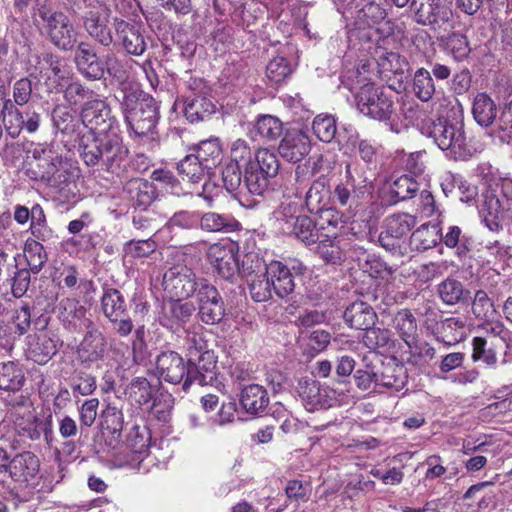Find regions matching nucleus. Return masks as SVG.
<instances>
[{
  "label": "nucleus",
  "mask_w": 512,
  "mask_h": 512,
  "mask_svg": "<svg viewBox=\"0 0 512 512\" xmlns=\"http://www.w3.org/2000/svg\"><path fill=\"white\" fill-rule=\"evenodd\" d=\"M438 294L445 304H456L463 298V285L455 279L448 278L438 285Z\"/></svg>",
  "instance_id": "nucleus-62"
},
{
  "label": "nucleus",
  "mask_w": 512,
  "mask_h": 512,
  "mask_svg": "<svg viewBox=\"0 0 512 512\" xmlns=\"http://www.w3.org/2000/svg\"><path fill=\"white\" fill-rule=\"evenodd\" d=\"M240 403L248 414L256 416L265 411L269 397L263 386L250 384L242 389Z\"/></svg>",
  "instance_id": "nucleus-36"
},
{
  "label": "nucleus",
  "mask_w": 512,
  "mask_h": 512,
  "mask_svg": "<svg viewBox=\"0 0 512 512\" xmlns=\"http://www.w3.org/2000/svg\"><path fill=\"white\" fill-rule=\"evenodd\" d=\"M344 320L351 327L360 330H366L373 326L377 320V315L373 308L363 301H357L350 304L344 311Z\"/></svg>",
  "instance_id": "nucleus-34"
},
{
  "label": "nucleus",
  "mask_w": 512,
  "mask_h": 512,
  "mask_svg": "<svg viewBox=\"0 0 512 512\" xmlns=\"http://www.w3.org/2000/svg\"><path fill=\"white\" fill-rule=\"evenodd\" d=\"M188 378L182 384V390L187 392L192 384L200 386L212 385L216 380L217 360L213 351L206 352L202 356L194 360V363H189Z\"/></svg>",
  "instance_id": "nucleus-22"
},
{
  "label": "nucleus",
  "mask_w": 512,
  "mask_h": 512,
  "mask_svg": "<svg viewBox=\"0 0 512 512\" xmlns=\"http://www.w3.org/2000/svg\"><path fill=\"white\" fill-rule=\"evenodd\" d=\"M151 434L149 429L142 425H133L126 432L124 441L116 445L113 450L114 463L117 467L130 466L133 468L148 469L144 466L148 458Z\"/></svg>",
  "instance_id": "nucleus-7"
},
{
  "label": "nucleus",
  "mask_w": 512,
  "mask_h": 512,
  "mask_svg": "<svg viewBox=\"0 0 512 512\" xmlns=\"http://www.w3.org/2000/svg\"><path fill=\"white\" fill-rule=\"evenodd\" d=\"M292 72L289 61L282 56L273 58L266 67V76L273 84L283 82Z\"/></svg>",
  "instance_id": "nucleus-63"
},
{
  "label": "nucleus",
  "mask_w": 512,
  "mask_h": 512,
  "mask_svg": "<svg viewBox=\"0 0 512 512\" xmlns=\"http://www.w3.org/2000/svg\"><path fill=\"white\" fill-rule=\"evenodd\" d=\"M367 193L346 180L335 185L331 192V201L334 205L343 208L348 217H354L362 205V198Z\"/></svg>",
  "instance_id": "nucleus-27"
},
{
  "label": "nucleus",
  "mask_w": 512,
  "mask_h": 512,
  "mask_svg": "<svg viewBox=\"0 0 512 512\" xmlns=\"http://www.w3.org/2000/svg\"><path fill=\"white\" fill-rule=\"evenodd\" d=\"M179 174L192 184L198 183L210 170L204 166L195 154H189L177 166Z\"/></svg>",
  "instance_id": "nucleus-51"
},
{
  "label": "nucleus",
  "mask_w": 512,
  "mask_h": 512,
  "mask_svg": "<svg viewBox=\"0 0 512 512\" xmlns=\"http://www.w3.org/2000/svg\"><path fill=\"white\" fill-rule=\"evenodd\" d=\"M201 277L186 265H174L163 275V289L168 298L188 299L197 291Z\"/></svg>",
  "instance_id": "nucleus-11"
},
{
  "label": "nucleus",
  "mask_w": 512,
  "mask_h": 512,
  "mask_svg": "<svg viewBox=\"0 0 512 512\" xmlns=\"http://www.w3.org/2000/svg\"><path fill=\"white\" fill-rule=\"evenodd\" d=\"M75 62L78 71L87 79L98 80L105 74L103 62L98 58L94 49L86 42L77 45Z\"/></svg>",
  "instance_id": "nucleus-28"
},
{
  "label": "nucleus",
  "mask_w": 512,
  "mask_h": 512,
  "mask_svg": "<svg viewBox=\"0 0 512 512\" xmlns=\"http://www.w3.org/2000/svg\"><path fill=\"white\" fill-rule=\"evenodd\" d=\"M370 63H363L356 69H346L341 77L342 84L350 91L357 90L355 101L363 115L386 124H391L395 114V104L391 94L373 84L375 73L369 69Z\"/></svg>",
  "instance_id": "nucleus-3"
},
{
  "label": "nucleus",
  "mask_w": 512,
  "mask_h": 512,
  "mask_svg": "<svg viewBox=\"0 0 512 512\" xmlns=\"http://www.w3.org/2000/svg\"><path fill=\"white\" fill-rule=\"evenodd\" d=\"M331 200V191L324 177L313 181L305 194L304 203L310 213H317L326 208Z\"/></svg>",
  "instance_id": "nucleus-40"
},
{
  "label": "nucleus",
  "mask_w": 512,
  "mask_h": 512,
  "mask_svg": "<svg viewBox=\"0 0 512 512\" xmlns=\"http://www.w3.org/2000/svg\"><path fill=\"white\" fill-rule=\"evenodd\" d=\"M485 335L495 338L496 341L505 345L509 353H512V339L510 332L505 328L504 324L500 321H488L480 327Z\"/></svg>",
  "instance_id": "nucleus-64"
},
{
  "label": "nucleus",
  "mask_w": 512,
  "mask_h": 512,
  "mask_svg": "<svg viewBox=\"0 0 512 512\" xmlns=\"http://www.w3.org/2000/svg\"><path fill=\"white\" fill-rule=\"evenodd\" d=\"M37 17L41 30L56 48L70 51L78 45V28L67 14L41 6L38 8Z\"/></svg>",
  "instance_id": "nucleus-6"
},
{
  "label": "nucleus",
  "mask_w": 512,
  "mask_h": 512,
  "mask_svg": "<svg viewBox=\"0 0 512 512\" xmlns=\"http://www.w3.org/2000/svg\"><path fill=\"white\" fill-rule=\"evenodd\" d=\"M413 91L423 102L432 99L435 94V85L431 73L425 68L416 70L413 78Z\"/></svg>",
  "instance_id": "nucleus-57"
},
{
  "label": "nucleus",
  "mask_w": 512,
  "mask_h": 512,
  "mask_svg": "<svg viewBox=\"0 0 512 512\" xmlns=\"http://www.w3.org/2000/svg\"><path fill=\"white\" fill-rule=\"evenodd\" d=\"M125 190L135 205L145 210L155 198V189L151 183L141 178H134L127 182Z\"/></svg>",
  "instance_id": "nucleus-44"
},
{
  "label": "nucleus",
  "mask_w": 512,
  "mask_h": 512,
  "mask_svg": "<svg viewBox=\"0 0 512 512\" xmlns=\"http://www.w3.org/2000/svg\"><path fill=\"white\" fill-rule=\"evenodd\" d=\"M296 391L301 398L307 411H315L330 406L326 390L313 378L304 377L299 379Z\"/></svg>",
  "instance_id": "nucleus-29"
},
{
  "label": "nucleus",
  "mask_w": 512,
  "mask_h": 512,
  "mask_svg": "<svg viewBox=\"0 0 512 512\" xmlns=\"http://www.w3.org/2000/svg\"><path fill=\"white\" fill-rule=\"evenodd\" d=\"M102 417L101 427L103 435L110 437L106 439V442L112 449H115L121 438L124 415L118 408L108 406L104 410Z\"/></svg>",
  "instance_id": "nucleus-41"
},
{
  "label": "nucleus",
  "mask_w": 512,
  "mask_h": 512,
  "mask_svg": "<svg viewBox=\"0 0 512 512\" xmlns=\"http://www.w3.org/2000/svg\"><path fill=\"white\" fill-rule=\"evenodd\" d=\"M40 461L32 452H22L14 456L8 464L9 477L19 487L34 486L39 478Z\"/></svg>",
  "instance_id": "nucleus-17"
},
{
  "label": "nucleus",
  "mask_w": 512,
  "mask_h": 512,
  "mask_svg": "<svg viewBox=\"0 0 512 512\" xmlns=\"http://www.w3.org/2000/svg\"><path fill=\"white\" fill-rule=\"evenodd\" d=\"M283 133V124L275 116L261 115L257 118L251 131L252 137L260 141H273Z\"/></svg>",
  "instance_id": "nucleus-43"
},
{
  "label": "nucleus",
  "mask_w": 512,
  "mask_h": 512,
  "mask_svg": "<svg viewBox=\"0 0 512 512\" xmlns=\"http://www.w3.org/2000/svg\"><path fill=\"white\" fill-rule=\"evenodd\" d=\"M418 183L413 177L404 174L394 179L388 185L390 202L396 203L412 198L418 190Z\"/></svg>",
  "instance_id": "nucleus-49"
},
{
  "label": "nucleus",
  "mask_w": 512,
  "mask_h": 512,
  "mask_svg": "<svg viewBox=\"0 0 512 512\" xmlns=\"http://www.w3.org/2000/svg\"><path fill=\"white\" fill-rule=\"evenodd\" d=\"M108 353L107 341L102 332L97 329L89 330L80 342L77 355L80 362L86 367H101Z\"/></svg>",
  "instance_id": "nucleus-19"
},
{
  "label": "nucleus",
  "mask_w": 512,
  "mask_h": 512,
  "mask_svg": "<svg viewBox=\"0 0 512 512\" xmlns=\"http://www.w3.org/2000/svg\"><path fill=\"white\" fill-rule=\"evenodd\" d=\"M200 228L206 232H224L230 233L240 230L241 224L229 214H219L216 212H207L199 215Z\"/></svg>",
  "instance_id": "nucleus-39"
},
{
  "label": "nucleus",
  "mask_w": 512,
  "mask_h": 512,
  "mask_svg": "<svg viewBox=\"0 0 512 512\" xmlns=\"http://www.w3.org/2000/svg\"><path fill=\"white\" fill-rule=\"evenodd\" d=\"M127 395L132 403L144 406L150 404L153 398V389L146 378L136 377L129 384Z\"/></svg>",
  "instance_id": "nucleus-55"
},
{
  "label": "nucleus",
  "mask_w": 512,
  "mask_h": 512,
  "mask_svg": "<svg viewBox=\"0 0 512 512\" xmlns=\"http://www.w3.org/2000/svg\"><path fill=\"white\" fill-rule=\"evenodd\" d=\"M27 356L38 364H46L58 351V338L42 330L27 338Z\"/></svg>",
  "instance_id": "nucleus-25"
},
{
  "label": "nucleus",
  "mask_w": 512,
  "mask_h": 512,
  "mask_svg": "<svg viewBox=\"0 0 512 512\" xmlns=\"http://www.w3.org/2000/svg\"><path fill=\"white\" fill-rule=\"evenodd\" d=\"M223 185L228 192H234L243 187V163L236 162L230 155V161L222 170Z\"/></svg>",
  "instance_id": "nucleus-59"
},
{
  "label": "nucleus",
  "mask_w": 512,
  "mask_h": 512,
  "mask_svg": "<svg viewBox=\"0 0 512 512\" xmlns=\"http://www.w3.org/2000/svg\"><path fill=\"white\" fill-rule=\"evenodd\" d=\"M199 317L206 324L218 323L224 316V303L214 285L201 278L197 288Z\"/></svg>",
  "instance_id": "nucleus-15"
},
{
  "label": "nucleus",
  "mask_w": 512,
  "mask_h": 512,
  "mask_svg": "<svg viewBox=\"0 0 512 512\" xmlns=\"http://www.w3.org/2000/svg\"><path fill=\"white\" fill-rule=\"evenodd\" d=\"M30 232L37 241L27 240L24 251L31 271L37 273L41 270L47 259L44 247L40 241H49L54 235L53 231L47 226V223H43L41 226L30 227Z\"/></svg>",
  "instance_id": "nucleus-26"
},
{
  "label": "nucleus",
  "mask_w": 512,
  "mask_h": 512,
  "mask_svg": "<svg viewBox=\"0 0 512 512\" xmlns=\"http://www.w3.org/2000/svg\"><path fill=\"white\" fill-rule=\"evenodd\" d=\"M457 105L453 107L452 120L438 118L422 127V134L431 138L445 155L455 160H465L471 156L468 138L462 119V108L455 99Z\"/></svg>",
  "instance_id": "nucleus-4"
},
{
  "label": "nucleus",
  "mask_w": 512,
  "mask_h": 512,
  "mask_svg": "<svg viewBox=\"0 0 512 512\" xmlns=\"http://www.w3.org/2000/svg\"><path fill=\"white\" fill-rule=\"evenodd\" d=\"M435 334L438 340L448 344H456L465 337L464 322L459 318L449 317L436 326Z\"/></svg>",
  "instance_id": "nucleus-46"
},
{
  "label": "nucleus",
  "mask_w": 512,
  "mask_h": 512,
  "mask_svg": "<svg viewBox=\"0 0 512 512\" xmlns=\"http://www.w3.org/2000/svg\"><path fill=\"white\" fill-rule=\"evenodd\" d=\"M393 327L399 337L412 348L418 341V325L416 318L408 309L398 311L393 318Z\"/></svg>",
  "instance_id": "nucleus-42"
},
{
  "label": "nucleus",
  "mask_w": 512,
  "mask_h": 512,
  "mask_svg": "<svg viewBox=\"0 0 512 512\" xmlns=\"http://www.w3.org/2000/svg\"><path fill=\"white\" fill-rule=\"evenodd\" d=\"M14 425L20 436L27 437L30 440H38L42 435H44L47 443L52 440L51 421L37 418L34 411L14 419Z\"/></svg>",
  "instance_id": "nucleus-30"
},
{
  "label": "nucleus",
  "mask_w": 512,
  "mask_h": 512,
  "mask_svg": "<svg viewBox=\"0 0 512 512\" xmlns=\"http://www.w3.org/2000/svg\"><path fill=\"white\" fill-rule=\"evenodd\" d=\"M101 307L110 322H117L122 316H126L125 300L117 289L107 288L104 290Z\"/></svg>",
  "instance_id": "nucleus-45"
},
{
  "label": "nucleus",
  "mask_w": 512,
  "mask_h": 512,
  "mask_svg": "<svg viewBox=\"0 0 512 512\" xmlns=\"http://www.w3.org/2000/svg\"><path fill=\"white\" fill-rule=\"evenodd\" d=\"M472 115L479 126L490 127L497 117V106L494 100L487 93H477L472 101Z\"/></svg>",
  "instance_id": "nucleus-38"
},
{
  "label": "nucleus",
  "mask_w": 512,
  "mask_h": 512,
  "mask_svg": "<svg viewBox=\"0 0 512 512\" xmlns=\"http://www.w3.org/2000/svg\"><path fill=\"white\" fill-rule=\"evenodd\" d=\"M312 131L320 141L330 143L338 135L336 119L329 114H319L312 121Z\"/></svg>",
  "instance_id": "nucleus-54"
},
{
  "label": "nucleus",
  "mask_w": 512,
  "mask_h": 512,
  "mask_svg": "<svg viewBox=\"0 0 512 512\" xmlns=\"http://www.w3.org/2000/svg\"><path fill=\"white\" fill-rule=\"evenodd\" d=\"M407 383L406 369L396 363L384 365L382 371L377 373L376 387L378 392L388 389L394 392L401 391Z\"/></svg>",
  "instance_id": "nucleus-35"
},
{
  "label": "nucleus",
  "mask_w": 512,
  "mask_h": 512,
  "mask_svg": "<svg viewBox=\"0 0 512 512\" xmlns=\"http://www.w3.org/2000/svg\"><path fill=\"white\" fill-rule=\"evenodd\" d=\"M23 370L14 362L0 363V389L18 391L24 383Z\"/></svg>",
  "instance_id": "nucleus-50"
},
{
  "label": "nucleus",
  "mask_w": 512,
  "mask_h": 512,
  "mask_svg": "<svg viewBox=\"0 0 512 512\" xmlns=\"http://www.w3.org/2000/svg\"><path fill=\"white\" fill-rule=\"evenodd\" d=\"M2 115L7 133L12 138L17 137L23 129V113H21L19 109L16 108L10 99H8L4 102V111Z\"/></svg>",
  "instance_id": "nucleus-58"
},
{
  "label": "nucleus",
  "mask_w": 512,
  "mask_h": 512,
  "mask_svg": "<svg viewBox=\"0 0 512 512\" xmlns=\"http://www.w3.org/2000/svg\"><path fill=\"white\" fill-rule=\"evenodd\" d=\"M311 150V140L301 129H289L282 138L278 151L283 159L297 163L305 158Z\"/></svg>",
  "instance_id": "nucleus-24"
},
{
  "label": "nucleus",
  "mask_w": 512,
  "mask_h": 512,
  "mask_svg": "<svg viewBox=\"0 0 512 512\" xmlns=\"http://www.w3.org/2000/svg\"><path fill=\"white\" fill-rule=\"evenodd\" d=\"M121 106L130 132L138 138H154L159 119L158 106L149 96L138 90H121Z\"/></svg>",
  "instance_id": "nucleus-5"
},
{
  "label": "nucleus",
  "mask_w": 512,
  "mask_h": 512,
  "mask_svg": "<svg viewBox=\"0 0 512 512\" xmlns=\"http://www.w3.org/2000/svg\"><path fill=\"white\" fill-rule=\"evenodd\" d=\"M44 157L39 159L38 167L41 169V178L51 187L63 193L64 196L74 193L75 182L79 171L70 162L54 155L51 150L43 151Z\"/></svg>",
  "instance_id": "nucleus-8"
},
{
  "label": "nucleus",
  "mask_w": 512,
  "mask_h": 512,
  "mask_svg": "<svg viewBox=\"0 0 512 512\" xmlns=\"http://www.w3.org/2000/svg\"><path fill=\"white\" fill-rule=\"evenodd\" d=\"M189 372L188 361L185 362L177 352H162L156 358V375L169 384H183Z\"/></svg>",
  "instance_id": "nucleus-20"
},
{
  "label": "nucleus",
  "mask_w": 512,
  "mask_h": 512,
  "mask_svg": "<svg viewBox=\"0 0 512 512\" xmlns=\"http://www.w3.org/2000/svg\"><path fill=\"white\" fill-rule=\"evenodd\" d=\"M265 263L254 255H248L243 263V272L251 269L247 273V282L250 295L256 302H264L271 298L272 288L269 278L266 274Z\"/></svg>",
  "instance_id": "nucleus-18"
},
{
  "label": "nucleus",
  "mask_w": 512,
  "mask_h": 512,
  "mask_svg": "<svg viewBox=\"0 0 512 512\" xmlns=\"http://www.w3.org/2000/svg\"><path fill=\"white\" fill-rule=\"evenodd\" d=\"M293 231L285 233L286 235H293L301 242L310 245L320 240V233H318L317 223H314L308 216L302 215L296 218Z\"/></svg>",
  "instance_id": "nucleus-53"
},
{
  "label": "nucleus",
  "mask_w": 512,
  "mask_h": 512,
  "mask_svg": "<svg viewBox=\"0 0 512 512\" xmlns=\"http://www.w3.org/2000/svg\"><path fill=\"white\" fill-rule=\"evenodd\" d=\"M195 151V155L209 170L215 168L222 161V148L218 138L201 141Z\"/></svg>",
  "instance_id": "nucleus-48"
},
{
  "label": "nucleus",
  "mask_w": 512,
  "mask_h": 512,
  "mask_svg": "<svg viewBox=\"0 0 512 512\" xmlns=\"http://www.w3.org/2000/svg\"><path fill=\"white\" fill-rule=\"evenodd\" d=\"M189 93L185 96L184 115L191 123L209 119L216 111V106L208 97L209 88L202 79L189 82Z\"/></svg>",
  "instance_id": "nucleus-12"
},
{
  "label": "nucleus",
  "mask_w": 512,
  "mask_h": 512,
  "mask_svg": "<svg viewBox=\"0 0 512 512\" xmlns=\"http://www.w3.org/2000/svg\"><path fill=\"white\" fill-rule=\"evenodd\" d=\"M442 239L439 224H422L411 235V242L417 250H428L435 247Z\"/></svg>",
  "instance_id": "nucleus-47"
},
{
  "label": "nucleus",
  "mask_w": 512,
  "mask_h": 512,
  "mask_svg": "<svg viewBox=\"0 0 512 512\" xmlns=\"http://www.w3.org/2000/svg\"><path fill=\"white\" fill-rule=\"evenodd\" d=\"M231 156L234 161L243 163V187L252 195H263L274 177L266 176L261 173L260 168L254 167L248 143L243 139L233 141Z\"/></svg>",
  "instance_id": "nucleus-10"
},
{
  "label": "nucleus",
  "mask_w": 512,
  "mask_h": 512,
  "mask_svg": "<svg viewBox=\"0 0 512 512\" xmlns=\"http://www.w3.org/2000/svg\"><path fill=\"white\" fill-rule=\"evenodd\" d=\"M208 262L217 274L226 280H231L240 273L238 245L230 240L213 243L207 251Z\"/></svg>",
  "instance_id": "nucleus-14"
},
{
  "label": "nucleus",
  "mask_w": 512,
  "mask_h": 512,
  "mask_svg": "<svg viewBox=\"0 0 512 512\" xmlns=\"http://www.w3.org/2000/svg\"><path fill=\"white\" fill-rule=\"evenodd\" d=\"M368 166L369 164L361 163L358 160L347 162L345 165V180L368 192L371 185Z\"/></svg>",
  "instance_id": "nucleus-56"
},
{
  "label": "nucleus",
  "mask_w": 512,
  "mask_h": 512,
  "mask_svg": "<svg viewBox=\"0 0 512 512\" xmlns=\"http://www.w3.org/2000/svg\"><path fill=\"white\" fill-rule=\"evenodd\" d=\"M416 217L408 213H398L384 220L379 234L380 245L388 251L396 252L406 242L411 229L416 225Z\"/></svg>",
  "instance_id": "nucleus-13"
},
{
  "label": "nucleus",
  "mask_w": 512,
  "mask_h": 512,
  "mask_svg": "<svg viewBox=\"0 0 512 512\" xmlns=\"http://www.w3.org/2000/svg\"><path fill=\"white\" fill-rule=\"evenodd\" d=\"M83 26L86 32L103 46H110L113 43V36L109 23V10L99 5L90 8L83 16Z\"/></svg>",
  "instance_id": "nucleus-23"
},
{
  "label": "nucleus",
  "mask_w": 512,
  "mask_h": 512,
  "mask_svg": "<svg viewBox=\"0 0 512 512\" xmlns=\"http://www.w3.org/2000/svg\"><path fill=\"white\" fill-rule=\"evenodd\" d=\"M180 298H169L162 304L159 313V323L173 332L180 330L195 312V305L192 302Z\"/></svg>",
  "instance_id": "nucleus-21"
},
{
  "label": "nucleus",
  "mask_w": 512,
  "mask_h": 512,
  "mask_svg": "<svg viewBox=\"0 0 512 512\" xmlns=\"http://www.w3.org/2000/svg\"><path fill=\"white\" fill-rule=\"evenodd\" d=\"M251 163L254 167L260 168L261 173L263 172L266 176L276 177L280 168L277 155L267 148H259L255 152L251 151Z\"/></svg>",
  "instance_id": "nucleus-52"
},
{
  "label": "nucleus",
  "mask_w": 512,
  "mask_h": 512,
  "mask_svg": "<svg viewBox=\"0 0 512 512\" xmlns=\"http://www.w3.org/2000/svg\"><path fill=\"white\" fill-rule=\"evenodd\" d=\"M115 38L113 43L120 46L124 51L133 56H141L146 48L147 42L144 29L136 23H129L122 19L114 20Z\"/></svg>",
  "instance_id": "nucleus-16"
},
{
  "label": "nucleus",
  "mask_w": 512,
  "mask_h": 512,
  "mask_svg": "<svg viewBox=\"0 0 512 512\" xmlns=\"http://www.w3.org/2000/svg\"><path fill=\"white\" fill-rule=\"evenodd\" d=\"M300 204L291 198L283 199L279 206L273 211L271 221L276 230L281 233L293 231L296 218L301 217Z\"/></svg>",
  "instance_id": "nucleus-32"
},
{
  "label": "nucleus",
  "mask_w": 512,
  "mask_h": 512,
  "mask_svg": "<svg viewBox=\"0 0 512 512\" xmlns=\"http://www.w3.org/2000/svg\"><path fill=\"white\" fill-rule=\"evenodd\" d=\"M81 120L89 129L79 142L80 156L85 164H102L109 171L120 167L128 150L123 145L118 129L112 126L111 111L107 103L95 94L85 103Z\"/></svg>",
  "instance_id": "nucleus-2"
},
{
  "label": "nucleus",
  "mask_w": 512,
  "mask_h": 512,
  "mask_svg": "<svg viewBox=\"0 0 512 512\" xmlns=\"http://www.w3.org/2000/svg\"><path fill=\"white\" fill-rule=\"evenodd\" d=\"M317 213L319 217L316 223L320 239H336L346 221L351 218L348 217V214L344 215L332 207L325 208Z\"/></svg>",
  "instance_id": "nucleus-33"
},
{
  "label": "nucleus",
  "mask_w": 512,
  "mask_h": 512,
  "mask_svg": "<svg viewBox=\"0 0 512 512\" xmlns=\"http://www.w3.org/2000/svg\"><path fill=\"white\" fill-rule=\"evenodd\" d=\"M266 274L272 290L280 298L293 292L295 284L290 269L279 261H271L265 265Z\"/></svg>",
  "instance_id": "nucleus-31"
},
{
  "label": "nucleus",
  "mask_w": 512,
  "mask_h": 512,
  "mask_svg": "<svg viewBox=\"0 0 512 512\" xmlns=\"http://www.w3.org/2000/svg\"><path fill=\"white\" fill-rule=\"evenodd\" d=\"M444 50L458 62L466 59L471 52L467 37L458 33H454L446 38Z\"/></svg>",
  "instance_id": "nucleus-60"
},
{
  "label": "nucleus",
  "mask_w": 512,
  "mask_h": 512,
  "mask_svg": "<svg viewBox=\"0 0 512 512\" xmlns=\"http://www.w3.org/2000/svg\"><path fill=\"white\" fill-rule=\"evenodd\" d=\"M347 38L350 51L346 57H350L353 50L371 57V61L362 59L357 67L370 63L369 69L374 72L371 67L375 64L377 73L385 77L402 74L408 67L407 59L400 54L403 32L385 19V11L377 4L366 3L357 10Z\"/></svg>",
  "instance_id": "nucleus-1"
},
{
  "label": "nucleus",
  "mask_w": 512,
  "mask_h": 512,
  "mask_svg": "<svg viewBox=\"0 0 512 512\" xmlns=\"http://www.w3.org/2000/svg\"><path fill=\"white\" fill-rule=\"evenodd\" d=\"M416 19L423 25H431L448 19L447 9L440 0H413Z\"/></svg>",
  "instance_id": "nucleus-37"
},
{
  "label": "nucleus",
  "mask_w": 512,
  "mask_h": 512,
  "mask_svg": "<svg viewBox=\"0 0 512 512\" xmlns=\"http://www.w3.org/2000/svg\"><path fill=\"white\" fill-rule=\"evenodd\" d=\"M483 197L480 212L490 230L498 227L499 223L512 222V180L506 179L502 182L501 195L495 191H487Z\"/></svg>",
  "instance_id": "nucleus-9"
},
{
  "label": "nucleus",
  "mask_w": 512,
  "mask_h": 512,
  "mask_svg": "<svg viewBox=\"0 0 512 512\" xmlns=\"http://www.w3.org/2000/svg\"><path fill=\"white\" fill-rule=\"evenodd\" d=\"M392 342L391 331L384 328L370 326L365 330L363 336L364 345L371 350L388 348L391 346Z\"/></svg>",
  "instance_id": "nucleus-61"
}]
</instances>
